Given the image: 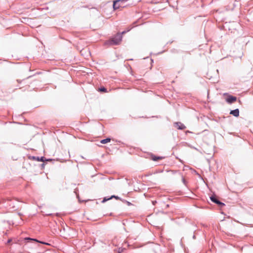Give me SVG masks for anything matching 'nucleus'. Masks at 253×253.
I'll return each mask as SVG.
<instances>
[{
  "mask_svg": "<svg viewBox=\"0 0 253 253\" xmlns=\"http://www.w3.org/2000/svg\"><path fill=\"white\" fill-rule=\"evenodd\" d=\"M111 198H110V197H105L103 198V200L102 201V203H104L105 202H106V201L109 200H111Z\"/></svg>",
  "mask_w": 253,
  "mask_h": 253,
  "instance_id": "12",
  "label": "nucleus"
},
{
  "mask_svg": "<svg viewBox=\"0 0 253 253\" xmlns=\"http://www.w3.org/2000/svg\"><path fill=\"white\" fill-rule=\"evenodd\" d=\"M83 7H85V8H86V7H87V6H83Z\"/></svg>",
  "mask_w": 253,
  "mask_h": 253,
  "instance_id": "24",
  "label": "nucleus"
},
{
  "mask_svg": "<svg viewBox=\"0 0 253 253\" xmlns=\"http://www.w3.org/2000/svg\"><path fill=\"white\" fill-rule=\"evenodd\" d=\"M52 161V159H50V158L49 159H46L45 158L44 162H45V161Z\"/></svg>",
  "mask_w": 253,
  "mask_h": 253,
  "instance_id": "18",
  "label": "nucleus"
},
{
  "mask_svg": "<svg viewBox=\"0 0 253 253\" xmlns=\"http://www.w3.org/2000/svg\"><path fill=\"white\" fill-rule=\"evenodd\" d=\"M44 167H45V164L44 163H42V164L40 165V167L42 169H43L44 168Z\"/></svg>",
  "mask_w": 253,
  "mask_h": 253,
  "instance_id": "15",
  "label": "nucleus"
},
{
  "mask_svg": "<svg viewBox=\"0 0 253 253\" xmlns=\"http://www.w3.org/2000/svg\"><path fill=\"white\" fill-rule=\"evenodd\" d=\"M125 33H126V32H125V31H124V32H123L122 33H120V34L122 35V34H125Z\"/></svg>",
  "mask_w": 253,
  "mask_h": 253,
  "instance_id": "23",
  "label": "nucleus"
},
{
  "mask_svg": "<svg viewBox=\"0 0 253 253\" xmlns=\"http://www.w3.org/2000/svg\"><path fill=\"white\" fill-rule=\"evenodd\" d=\"M174 126L179 130H183L186 128L185 126L181 122H175L174 123Z\"/></svg>",
  "mask_w": 253,
  "mask_h": 253,
  "instance_id": "6",
  "label": "nucleus"
},
{
  "mask_svg": "<svg viewBox=\"0 0 253 253\" xmlns=\"http://www.w3.org/2000/svg\"><path fill=\"white\" fill-rule=\"evenodd\" d=\"M182 180L183 183L185 185H186V180L185 179V178H184L183 177H182Z\"/></svg>",
  "mask_w": 253,
  "mask_h": 253,
  "instance_id": "16",
  "label": "nucleus"
},
{
  "mask_svg": "<svg viewBox=\"0 0 253 253\" xmlns=\"http://www.w3.org/2000/svg\"><path fill=\"white\" fill-rule=\"evenodd\" d=\"M239 109H235L233 110H231L230 112V114L233 115L235 117H238L239 116Z\"/></svg>",
  "mask_w": 253,
  "mask_h": 253,
  "instance_id": "8",
  "label": "nucleus"
},
{
  "mask_svg": "<svg viewBox=\"0 0 253 253\" xmlns=\"http://www.w3.org/2000/svg\"><path fill=\"white\" fill-rule=\"evenodd\" d=\"M123 202L126 203L127 206H130L132 205V204L130 202L127 201L126 200H124Z\"/></svg>",
  "mask_w": 253,
  "mask_h": 253,
  "instance_id": "14",
  "label": "nucleus"
},
{
  "mask_svg": "<svg viewBox=\"0 0 253 253\" xmlns=\"http://www.w3.org/2000/svg\"><path fill=\"white\" fill-rule=\"evenodd\" d=\"M129 60H132L133 59H131V58H130L129 59H128Z\"/></svg>",
  "mask_w": 253,
  "mask_h": 253,
  "instance_id": "26",
  "label": "nucleus"
},
{
  "mask_svg": "<svg viewBox=\"0 0 253 253\" xmlns=\"http://www.w3.org/2000/svg\"><path fill=\"white\" fill-rule=\"evenodd\" d=\"M122 40V34L118 33L114 37H112L109 40L106 41L104 42V44L106 45H119Z\"/></svg>",
  "mask_w": 253,
  "mask_h": 253,
  "instance_id": "1",
  "label": "nucleus"
},
{
  "mask_svg": "<svg viewBox=\"0 0 253 253\" xmlns=\"http://www.w3.org/2000/svg\"><path fill=\"white\" fill-rule=\"evenodd\" d=\"M123 249L119 248L118 253H122L123 252Z\"/></svg>",
  "mask_w": 253,
  "mask_h": 253,
  "instance_id": "17",
  "label": "nucleus"
},
{
  "mask_svg": "<svg viewBox=\"0 0 253 253\" xmlns=\"http://www.w3.org/2000/svg\"><path fill=\"white\" fill-rule=\"evenodd\" d=\"M128 0H115L113 1V8L114 9H117L120 7H124L125 5L124 3L127 1Z\"/></svg>",
  "mask_w": 253,
  "mask_h": 253,
  "instance_id": "2",
  "label": "nucleus"
},
{
  "mask_svg": "<svg viewBox=\"0 0 253 253\" xmlns=\"http://www.w3.org/2000/svg\"><path fill=\"white\" fill-rule=\"evenodd\" d=\"M24 240L25 241H27L28 242H29V241H34L37 243H41V244H42L43 245H50V244L49 243H48L47 242H45L43 241H39V240H37V239H35V238H31L30 237H26V238H25Z\"/></svg>",
  "mask_w": 253,
  "mask_h": 253,
  "instance_id": "5",
  "label": "nucleus"
},
{
  "mask_svg": "<svg viewBox=\"0 0 253 253\" xmlns=\"http://www.w3.org/2000/svg\"><path fill=\"white\" fill-rule=\"evenodd\" d=\"M29 158L30 159H32L33 160H36L38 162H44V160H45V157L43 156L40 157H37V156H30L29 157Z\"/></svg>",
  "mask_w": 253,
  "mask_h": 253,
  "instance_id": "7",
  "label": "nucleus"
},
{
  "mask_svg": "<svg viewBox=\"0 0 253 253\" xmlns=\"http://www.w3.org/2000/svg\"><path fill=\"white\" fill-rule=\"evenodd\" d=\"M110 198H111V199L112 198H115L117 200H121V198L120 197H119V196H115V195H112L110 197Z\"/></svg>",
  "mask_w": 253,
  "mask_h": 253,
  "instance_id": "13",
  "label": "nucleus"
},
{
  "mask_svg": "<svg viewBox=\"0 0 253 253\" xmlns=\"http://www.w3.org/2000/svg\"><path fill=\"white\" fill-rule=\"evenodd\" d=\"M79 201L80 202H81V200H80V199L79 198Z\"/></svg>",
  "mask_w": 253,
  "mask_h": 253,
  "instance_id": "27",
  "label": "nucleus"
},
{
  "mask_svg": "<svg viewBox=\"0 0 253 253\" xmlns=\"http://www.w3.org/2000/svg\"><path fill=\"white\" fill-rule=\"evenodd\" d=\"M110 141H111V138L109 137H107L105 139H102L100 141V142L102 144H106V143H107L108 142H110Z\"/></svg>",
  "mask_w": 253,
  "mask_h": 253,
  "instance_id": "9",
  "label": "nucleus"
},
{
  "mask_svg": "<svg viewBox=\"0 0 253 253\" xmlns=\"http://www.w3.org/2000/svg\"><path fill=\"white\" fill-rule=\"evenodd\" d=\"M47 215H51V214L49 213V214H48Z\"/></svg>",
  "mask_w": 253,
  "mask_h": 253,
  "instance_id": "28",
  "label": "nucleus"
},
{
  "mask_svg": "<svg viewBox=\"0 0 253 253\" xmlns=\"http://www.w3.org/2000/svg\"><path fill=\"white\" fill-rule=\"evenodd\" d=\"M156 203H157L156 201H152V204L153 205H155Z\"/></svg>",
  "mask_w": 253,
  "mask_h": 253,
  "instance_id": "20",
  "label": "nucleus"
},
{
  "mask_svg": "<svg viewBox=\"0 0 253 253\" xmlns=\"http://www.w3.org/2000/svg\"><path fill=\"white\" fill-rule=\"evenodd\" d=\"M12 241V239H9L7 241V244H9L10 243H11V242Z\"/></svg>",
  "mask_w": 253,
  "mask_h": 253,
  "instance_id": "19",
  "label": "nucleus"
},
{
  "mask_svg": "<svg viewBox=\"0 0 253 253\" xmlns=\"http://www.w3.org/2000/svg\"><path fill=\"white\" fill-rule=\"evenodd\" d=\"M2 202H5V200L4 199H3V200H2Z\"/></svg>",
  "mask_w": 253,
  "mask_h": 253,
  "instance_id": "25",
  "label": "nucleus"
},
{
  "mask_svg": "<svg viewBox=\"0 0 253 253\" xmlns=\"http://www.w3.org/2000/svg\"><path fill=\"white\" fill-rule=\"evenodd\" d=\"M210 198L211 202L217 205L219 207L222 208L225 206V204L220 202L215 194L211 195Z\"/></svg>",
  "mask_w": 253,
  "mask_h": 253,
  "instance_id": "3",
  "label": "nucleus"
},
{
  "mask_svg": "<svg viewBox=\"0 0 253 253\" xmlns=\"http://www.w3.org/2000/svg\"><path fill=\"white\" fill-rule=\"evenodd\" d=\"M152 159L153 161H157L160 159H161V157H159V156H155V155H152Z\"/></svg>",
  "mask_w": 253,
  "mask_h": 253,
  "instance_id": "11",
  "label": "nucleus"
},
{
  "mask_svg": "<svg viewBox=\"0 0 253 253\" xmlns=\"http://www.w3.org/2000/svg\"><path fill=\"white\" fill-rule=\"evenodd\" d=\"M98 91H100V92H107V88L104 86H101L100 87H99L98 89Z\"/></svg>",
  "mask_w": 253,
  "mask_h": 253,
  "instance_id": "10",
  "label": "nucleus"
},
{
  "mask_svg": "<svg viewBox=\"0 0 253 253\" xmlns=\"http://www.w3.org/2000/svg\"><path fill=\"white\" fill-rule=\"evenodd\" d=\"M237 98L236 96L231 95H228L225 100L227 103L231 104L235 102L237 100Z\"/></svg>",
  "mask_w": 253,
  "mask_h": 253,
  "instance_id": "4",
  "label": "nucleus"
},
{
  "mask_svg": "<svg viewBox=\"0 0 253 253\" xmlns=\"http://www.w3.org/2000/svg\"><path fill=\"white\" fill-rule=\"evenodd\" d=\"M196 238V236L195 235L193 236V239H195Z\"/></svg>",
  "mask_w": 253,
  "mask_h": 253,
  "instance_id": "22",
  "label": "nucleus"
},
{
  "mask_svg": "<svg viewBox=\"0 0 253 253\" xmlns=\"http://www.w3.org/2000/svg\"><path fill=\"white\" fill-rule=\"evenodd\" d=\"M17 82L18 83H21L22 81L20 80H17Z\"/></svg>",
  "mask_w": 253,
  "mask_h": 253,
  "instance_id": "21",
  "label": "nucleus"
}]
</instances>
